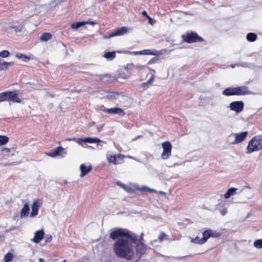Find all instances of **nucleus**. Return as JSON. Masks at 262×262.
Returning <instances> with one entry per match:
<instances>
[{"label":"nucleus","instance_id":"nucleus-1","mask_svg":"<svg viewBox=\"0 0 262 262\" xmlns=\"http://www.w3.org/2000/svg\"><path fill=\"white\" fill-rule=\"evenodd\" d=\"M114 240L113 248L116 256L130 260L134 257L135 252L133 243L131 241L123 236H119Z\"/></svg>","mask_w":262,"mask_h":262},{"label":"nucleus","instance_id":"nucleus-2","mask_svg":"<svg viewBox=\"0 0 262 262\" xmlns=\"http://www.w3.org/2000/svg\"><path fill=\"white\" fill-rule=\"evenodd\" d=\"M121 236L127 237L133 243H136L140 242H143L142 241L143 240V233L139 236L135 233L131 232L126 229L118 228L111 232L110 234V238L112 239H115V238Z\"/></svg>","mask_w":262,"mask_h":262},{"label":"nucleus","instance_id":"nucleus-3","mask_svg":"<svg viewBox=\"0 0 262 262\" xmlns=\"http://www.w3.org/2000/svg\"><path fill=\"white\" fill-rule=\"evenodd\" d=\"M223 95L225 96L232 95H245L251 94L248 87L245 86H237L233 88H227L222 92Z\"/></svg>","mask_w":262,"mask_h":262},{"label":"nucleus","instance_id":"nucleus-4","mask_svg":"<svg viewBox=\"0 0 262 262\" xmlns=\"http://www.w3.org/2000/svg\"><path fill=\"white\" fill-rule=\"evenodd\" d=\"M262 149V135L253 137L249 142L247 150L249 153Z\"/></svg>","mask_w":262,"mask_h":262},{"label":"nucleus","instance_id":"nucleus-5","mask_svg":"<svg viewBox=\"0 0 262 262\" xmlns=\"http://www.w3.org/2000/svg\"><path fill=\"white\" fill-rule=\"evenodd\" d=\"M181 37L184 42L188 43L203 42L204 41L203 38L200 36L196 32L193 31L186 32L183 34Z\"/></svg>","mask_w":262,"mask_h":262},{"label":"nucleus","instance_id":"nucleus-6","mask_svg":"<svg viewBox=\"0 0 262 262\" xmlns=\"http://www.w3.org/2000/svg\"><path fill=\"white\" fill-rule=\"evenodd\" d=\"M163 152L161 154V158L163 160L168 159L171 155L172 145L169 141H165L162 143Z\"/></svg>","mask_w":262,"mask_h":262},{"label":"nucleus","instance_id":"nucleus-7","mask_svg":"<svg viewBox=\"0 0 262 262\" xmlns=\"http://www.w3.org/2000/svg\"><path fill=\"white\" fill-rule=\"evenodd\" d=\"M134 244H135L136 254V256L138 257V261L145 254L147 250V247L143 242H140Z\"/></svg>","mask_w":262,"mask_h":262},{"label":"nucleus","instance_id":"nucleus-8","mask_svg":"<svg viewBox=\"0 0 262 262\" xmlns=\"http://www.w3.org/2000/svg\"><path fill=\"white\" fill-rule=\"evenodd\" d=\"M6 101H11L12 102L20 103L21 100L18 97L15 91H6Z\"/></svg>","mask_w":262,"mask_h":262},{"label":"nucleus","instance_id":"nucleus-9","mask_svg":"<svg viewBox=\"0 0 262 262\" xmlns=\"http://www.w3.org/2000/svg\"><path fill=\"white\" fill-rule=\"evenodd\" d=\"M210 237H211V236L209 230V229H207L203 232L202 238H200L199 236H196L193 239L192 241L195 244L202 245L205 243Z\"/></svg>","mask_w":262,"mask_h":262},{"label":"nucleus","instance_id":"nucleus-10","mask_svg":"<svg viewBox=\"0 0 262 262\" xmlns=\"http://www.w3.org/2000/svg\"><path fill=\"white\" fill-rule=\"evenodd\" d=\"M244 107V103L242 101H235L230 103L229 107L231 111L236 113L241 112Z\"/></svg>","mask_w":262,"mask_h":262},{"label":"nucleus","instance_id":"nucleus-11","mask_svg":"<svg viewBox=\"0 0 262 262\" xmlns=\"http://www.w3.org/2000/svg\"><path fill=\"white\" fill-rule=\"evenodd\" d=\"M103 112L111 114H117L120 116H124L125 115V112L124 110L120 107H113L111 108H104L101 109Z\"/></svg>","mask_w":262,"mask_h":262},{"label":"nucleus","instance_id":"nucleus-12","mask_svg":"<svg viewBox=\"0 0 262 262\" xmlns=\"http://www.w3.org/2000/svg\"><path fill=\"white\" fill-rule=\"evenodd\" d=\"M124 158V156L119 154L117 156H110L108 158V161L110 163H113V164L117 165L122 163L123 160Z\"/></svg>","mask_w":262,"mask_h":262},{"label":"nucleus","instance_id":"nucleus-13","mask_svg":"<svg viewBox=\"0 0 262 262\" xmlns=\"http://www.w3.org/2000/svg\"><path fill=\"white\" fill-rule=\"evenodd\" d=\"M248 134V132H243L240 133H235L234 134V136L235 137V141H234V144H238L243 142L247 137Z\"/></svg>","mask_w":262,"mask_h":262},{"label":"nucleus","instance_id":"nucleus-14","mask_svg":"<svg viewBox=\"0 0 262 262\" xmlns=\"http://www.w3.org/2000/svg\"><path fill=\"white\" fill-rule=\"evenodd\" d=\"M127 31V29L126 27H122L118 29H117L116 31H115L114 32L108 34L107 36H104L105 38H110L111 37L115 36H119V35H122L124 34V33H126Z\"/></svg>","mask_w":262,"mask_h":262},{"label":"nucleus","instance_id":"nucleus-15","mask_svg":"<svg viewBox=\"0 0 262 262\" xmlns=\"http://www.w3.org/2000/svg\"><path fill=\"white\" fill-rule=\"evenodd\" d=\"M80 170L81 171L80 177L82 178L86 175L92 170V167L91 165L86 166L84 164H81L80 166Z\"/></svg>","mask_w":262,"mask_h":262},{"label":"nucleus","instance_id":"nucleus-16","mask_svg":"<svg viewBox=\"0 0 262 262\" xmlns=\"http://www.w3.org/2000/svg\"><path fill=\"white\" fill-rule=\"evenodd\" d=\"M40 205L41 204L39 202V200H37L33 203L32 211L30 215L31 216L33 217L37 215Z\"/></svg>","mask_w":262,"mask_h":262},{"label":"nucleus","instance_id":"nucleus-17","mask_svg":"<svg viewBox=\"0 0 262 262\" xmlns=\"http://www.w3.org/2000/svg\"><path fill=\"white\" fill-rule=\"evenodd\" d=\"M96 80L98 82H103L104 83H108L111 80V76L108 74L96 75Z\"/></svg>","mask_w":262,"mask_h":262},{"label":"nucleus","instance_id":"nucleus-18","mask_svg":"<svg viewBox=\"0 0 262 262\" xmlns=\"http://www.w3.org/2000/svg\"><path fill=\"white\" fill-rule=\"evenodd\" d=\"M64 150V148L61 146H58L52 150V151L47 153V155L50 157H55L61 155Z\"/></svg>","mask_w":262,"mask_h":262},{"label":"nucleus","instance_id":"nucleus-19","mask_svg":"<svg viewBox=\"0 0 262 262\" xmlns=\"http://www.w3.org/2000/svg\"><path fill=\"white\" fill-rule=\"evenodd\" d=\"M44 234H45V233L42 230H40L37 231L35 233V235H34V237L33 239H32V241L35 243H39L42 239V238L44 236Z\"/></svg>","mask_w":262,"mask_h":262},{"label":"nucleus","instance_id":"nucleus-20","mask_svg":"<svg viewBox=\"0 0 262 262\" xmlns=\"http://www.w3.org/2000/svg\"><path fill=\"white\" fill-rule=\"evenodd\" d=\"M157 51L155 49H147L144 50L140 51H138L135 52V54H144V55H155L157 54Z\"/></svg>","mask_w":262,"mask_h":262},{"label":"nucleus","instance_id":"nucleus-21","mask_svg":"<svg viewBox=\"0 0 262 262\" xmlns=\"http://www.w3.org/2000/svg\"><path fill=\"white\" fill-rule=\"evenodd\" d=\"M116 184L123 189L127 192L132 193L134 192V189L129 185L123 184L120 182H117Z\"/></svg>","mask_w":262,"mask_h":262},{"label":"nucleus","instance_id":"nucleus-22","mask_svg":"<svg viewBox=\"0 0 262 262\" xmlns=\"http://www.w3.org/2000/svg\"><path fill=\"white\" fill-rule=\"evenodd\" d=\"M80 140L85 143H96L100 142V140L98 138L86 137L80 139Z\"/></svg>","mask_w":262,"mask_h":262},{"label":"nucleus","instance_id":"nucleus-23","mask_svg":"<svg viewBox=\"0 0 262 262\" xmlns=\"http://www.w3.org/2000/svg\"><path fill=\"white\" fill-rule=\"evenodd\" d=\"M30 207L27 204H25L20 212V217H23L27 216L29 213Z\"/></svg>","mask_w":262,"mask_h":262},{"label":"nucleus","instance_id":"nucleus-24","mask_svg":"<svg viewBox=\"0 0 262 262\" xmlns=\"http://www.w3.org/2000/svg\"><path fill=\"white\" fill-rule=\"evenodd\" d=\"M237 190V188L232 187L229 188L227 192L224 194V198L225 199H229L231 195H233L235 193V191Z\"/></svg>","mask_w":262,"mask_h":262},{"label":"nucleus","instance_id":"nucleus-25","mask_svg":"<svg viewBox=\"0 0 262 262\" xmlns=\"http://www.w3.org/2000/svg\"><path fill=\"white\" fill-rule=\"evenodd\" d=\"M88 23L87 21H78L73 23L71 25V28L73 29H77L81 26L85 25Z\"/></svg>","mask_w":262,"mask_h":262},{"label":"nucleus","instance_id":"nucleus-26","mask_svg":"<svg viewBox=\"0 0 262 262\" xmlns=\"http://www.w3.org/2000/svg\"><path fill=\"white\" fill-rule=\"evenodd\" d=\"M257 36L254 33H249L247 34L246 38L250 42H253L257 39Z\"/></svg>","mask_w":262,"mask_h":262},{"label":"nucleus","instance_id":"nucleus-27","mask_svg":"<svg viewBox=\"0 0 262 262\" xmlns=\"http://www.w3.org/2000/svg\"><path fill=\"white\" fill-rule=\"evenodd\" d=\"M16 57L18 59H21L24 61H27L32 59L31 56H27L23 53H17L16 54Z\"/></svg>","mask_w":262,"mask_h":262},{"label":"nucleus","instance_id":"nucleus-28","mask_svg":"<svg viewBox=\"0 0 262 262\" xmlns=\"http://www.w3.org/2000/svg\"><path fill=\"white\" fill-rule=\"evenodd\" d=\"M119 95L120 94L117 92H109L108 93V95H107V98L110 99L116 100L117 99Z\"/></svg>","mask_w":262,"mask_h":262},{"label":"nucleus","instance_id":"nucleus-29","mask_svg":"<svg viewBox=\"0 0 262 262\" xmlns=\"http://www.w3.org/2000/svg\"><path fill=\"white\" fill-rule=\"evenodd\" d=\"M137 189L139 191L143 192H157V191L156 190L148 188L146 186H143L141 187L137 188Z\"/></svg>","mask_w":262,"mask_h":262},{"label":"nucleus","instance_id":"nucleus-30","mask_svg":"<svg viewBox=\"0 0 262 262\" xmlns=\"http://www.w3.org/2000/svg\"><path fill=\"white\" fill-rule=\"evenodd\" d=\"M104 57L107 59L112 60L116 57L115 52H107L104 53Z\"/></svg>","mask_w":262,"mask_h":262},{"label":"nucleus","instance_id":"nucleus-31","mask_svg":"<svg viewBox=\"0 0 262 262\" xmlns=\"http://www.w3.org/2000/svg\"><path fill=\"white\" fill-rule=\"evenodd\" d=\"M52 37V35L50 33L45 32L42 34L40 36V39L41 40L47 41L50 39Z\"/></svg>","mask_w":262,"mask_h":262},{"label":"nucleus","instance_id":"nucleus-32","mask_svg":"<svg viewBox=\"0 0 262 262\" xmlns=\"http://www.w3.org/2000/svg\"><path fill=\"white\" fill-rule=\"evenodd\" d=\"M8 137L4 135H0V146L6 144L9 142Z\"/></svg>","mask_w":262,"mask_h":262},{"label":"nucleus","instance_id":"nucleus-33","mask_svg":"<svg viewBox=\"0 0 262 262\" xmlns=\"http://www.w3.org/2000/svg\"><path fill=\"white\" fill-rule=\"evenodd\" d=\"M10 29H14L16 33L21 32L24 28V25L21 24L19 26H10Z\"/></svg>","mask_w":262,"mask_h":262},{"label":"nucleus","instance_id":"nucleus-34","mask_svg":"<svg viewBox=\"0 0 262 262\" xmlns=\"http://www.w3.org/2000/svg\"><path fill=\"white\" fill-rule=\"evenodd\" d=\"M209 230L211 237H220L221 235V233L219 231L211 229H209Z\"/></svg>","mask_w":262,"mask_h":262},{"label":"nucleus","instance_id":"nucleus-35","mask_svg":"<svg viewBox=\"0 0 262 262\" xmlns=\"http://www.w3.org/2000/svg\"><path fill=\"white\" fill-rule=\"evenodd\" d=\"M13 258V255L12 253L8 252L5 255L4 257V261L5 262H10V261L12 260Z\"/></svg>","mask_w":262,"mask_h":262},{"label":"nucleus","instance_id":"nucleus-36","mask_svg":"<svg viewBox=\"0 0 262 262\" xmlns=\"http://www.w3.org/2000/svg\"><path fill=\"white\" fill-rule=\"evenodd\" d=\"M254 246L258 249L262 248V239H259L256 240L254 242Z\"/></svg>","mask_w":262,"mask_h":262},{"label":"nucleus","instance_id":"nucleus-37","mask_svg":"<svg viewBox=\"0 0 262 262\" xmlns=\"http://www.w3.org/2000/svg\"><path fill=\"white\" fill-rule=\"evenodd\" d=\"M167 235L163 232H161L158 236V240L162 242L166 239Z\"/></svg>","mask_w":262,"mask_h":262},{"label":"nucleus","instance_id":"nucleus-38","mask_svg":"<svg viewBox=\"0 0 262 262\" xmlns=\"http://www.w3.org/2000/svg\"><path fill=\"white\" fill-rule=\"evenodd\" d=\"M130 67L136 69L137 71H140L145 67V66H141V65H136L135 66L134 64H131L129 65Z\"/></svg>","mask_w":262,"mask_h":262},{"label":"nucleus","instance_id":"nucleus-39","mask_svg":"<svg viewBox=\"0 0 262 262\" xmlns=\"http://www.w3.org/2000/svg\"><path fill=\"white\" fill-rule=\"evenodd\" d=\"M9 54L10 53L8 50H3L0 52V56L2 57H7Z\"/></svg>","mask_w":262,"mask_h":262},{"label":"nucleus","instance_id":"nucleus-40","mask_svg":"<svg viewBox=\"0 0 262 262\" xmlns=\"http://www.w3.org/2000/svg\"><path fill=\"white\" fill-rule=\"evenodd\" d=\"M11 149L8 147H3L2 151L4 155H8L11 152Z\"/></svg>","mask_w":262,"mask_h":262},{"label":"nucleus","instance_id":"nucleus-41","mask_svg":"<svg viewBox=\"0 0 262 262\" xmlns=\"http://www.w3.org/2000/svg\"><path fill=\"white\" fill-rule=\"evenodd\" d=\"M6 96L5 92L0 93V102L6 101Z\"/></svg>","mask_w":262,"mask_h":262},{"label":"nucleus","instance_id":"nucleus-42","mask_svg":"<svg viewBox=\"0 0 262 262\" xmlns=\"http://www.w3.org/2000/svg\"><path fill=\"white\" fill-rule=\"evenodd\" d=\"M150 85L147 83V82H143L141 84V86L143 88L144 90H146Z\"/></svg>","mask_w":262,"mask_h":262},{"label":"nucleus","instance_id":"nucleus-43","mask_svg":"<svg viewBox=\"0 0 262 262\" xmlns=\"http://www.w3.org/2000/svg\"><path fill=\"white\" fill-rule=\"evenodd\" d=\"M154 81V75H152L146 82L150 85H151V84Z\"/></svg>","mask_w":262,"mask_h":262},{"label":"nucleus","instance_id":"nucleus-44","mask_svg":"<svg viewBox=\"0 0 262 262\" xmlns=\"http://www.w3.org/2000/svg\"><path fill=\"white\" fill-rule=\"evenodd\" d=\"M148 20V23L151 24V25H153L155 23V20L152 19V18H151L149 16H148L147 17Z\"/></svg>","mask_w":262,"mask_h":262},{"label":"nucleus","instance_id":"nucleus-45","mask_svg":"<svg viewBox=\"0 0 262 262\" xmlns=\"http://www.w3.org/2000/svg\"><path fill=\"white\" fill-rule=\"evenodd\" d=\"M227 212V209L224 208L221 211V213L223 215H225Z\"/></svg>","mask_w":262,"mask_h":262},{"label":"nucleus","instance_id":"nucleus-46","mask_svg":"<svg viewBox=\"0 0 262 262\" xmlns=\"http://www.w3.org/2000/svg\"><path fill=\"white\" fill-rule=\"evenodd\" d=\"M11 64V62H3V63L2 64V65L4 66L5 68H7V66L8 65H10Z\"/></svg>","mask_w":262,"mask_h":262},{"label":"nucleus","instance_id":"nucleus-47","mask_svg":"<svg viewBox=\"0 0 262 262\" xmlns=\"http://www.w3.org/2000/svg\"><path fill=\"white\" fill-rule=\"evenodd\" d=\"M52 237L51 235L48 236L46 239V242H50L52 241Z\"/></svg>","mask_w":262,"mask_h":262},{"label":"nucleus","instance_id":"nucleus-48","mask_svg":"<svg viewBox=\"0 0 262 262\" xmlns=\"http://www.w3.org/2000/svg\"><path fill=\"white\" fill-rule=\"evenodd\" d=\"M142 15L143 16H145L146 17V18L149 16L147 12L145 11H143L142 12Z\"/></svg>","mask_w":262,"mask_h":262},{"label":"nucleus","instance_id":"nucleus-49","mask_svg":"<svg viewBox=\"0 0 262 262\" xmlns=\"http://www.w3.org/2000/svg\"><path fill=\"white\" fill-rule=\"evenodd\" d=\"M39 262H45V261L43 259L41 258H39Z\"/></svg>","mask_w":262,"mask_h":262},{"label":"nucleus","instance_id":"nucleus-50","mask_svg":"<svg viewBox=\"0 0 262 262\" xmlns=\"http://www.w3.org/2000/svg\"><path fill=\"white\" fill-rule=\"evenodd\" d=\"M88 24H91V25H94L95 24V23L93 22V21L88 22Z\"/></svg>","mask_w":262,"mask_h":262},{"label":"nucleus","instance_id":"nucleus-51","mask_svg":"<svg viewBox=\"0 0 262 262\" xmlns=\"http://www.w3.org/2000/svg\"><path fill=\"white\" fill-rule=\"evenodd\" d=\"M152 62H153V61H152V60H150L148 61V64H150V63H152Z\"/></svg>","mask_w":262,"mask_h":262}]
</instances>
